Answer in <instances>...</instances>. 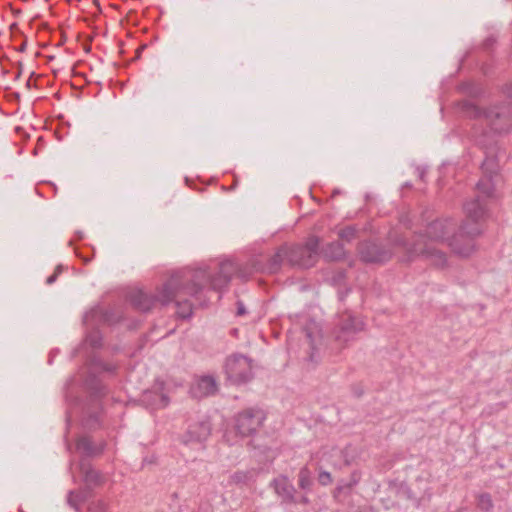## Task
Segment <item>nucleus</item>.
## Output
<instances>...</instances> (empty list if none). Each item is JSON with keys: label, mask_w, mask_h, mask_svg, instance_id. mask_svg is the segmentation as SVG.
Returning <instances> with one entry per match:
<instances>
[{"label": "nucleus", "mask_w": 512, "mask_h": 512, "mask_svg": "<svg viewBox=\"0 0 512 512\" xmlns=\"http://www.w3.org/2000/svg\"><path fill=\"white\" fill-rule=\"evenodd\" d=\"M210 433V423L206 420H202L188 426L186 433L183 435V442L185 444L202 443L207 440Z\"/></svg>", "instance_id": "4468645a"}, {"label": "nucleus", "mask_w": 512, "mask_h": 512, "mask_svg": "<svg viewBox=\"0 0 512 512\" xmlns=\"http://www.w3.org/2000/svg\"><path fill=\"white\" fill-rule=\"evenodd\" d=\"M217 390L216 380L212 376H202L191 387V393L195 398H203L213 395Z\"/></svg>", "instance_id": "dca6fc26"}, {"label": "nucleus", "mask_w": 512, "mask_h": 512, "mask_svg": "<svg viewBox=\"0 0 512 512\" xmlns=\"http://www.w3.org/2000/svg\"><path fill=\"white\" fill-rule=\"evenodd\" d=\"M306 337L309 341V345L311 348V353L309 355V360L311 362H317L316 355L318 351L317 342L321 339L320 329L315 322H312L310 325L304 328Z\"/></svg>", "instance_id": "aec40b11"}, {"label": "nucleus", "mask_w": 512, "mask_h": 512, "mask_svg": "<svg viewBox=\"0 0 512 512\" xmlns=\"http://www.w3.org/2000/svg\"><path fill=\"white\" fill-rule=\"evenodd\" d=\"M169 393L163 381H156L151 388L141 393L139 402L150 411L164 409L170 404Z\"/></svg>", "instance_id": "9b49d317"}, {"label": "nucleus", "mask_w": 512, "mask_h": 512, "mask_svg": "<svg viewBox=\"0 0 512 512\" xmlns=\"http://www.w3.org/2000/svg\"><path fill=\"white\" fill-rule=\"evenodd\" d=\"M363 327L364 323L361 319L346 311L338 315L332 330V337L339 346H343L353 341Z\"/></svg>", "instance_id": "0eeeda50"}, {"label": "nucleus", "mask_w": 512, "mask_h": 512, "mask_svg": "<svg viewBox=\"0 0 512 512\" xmlns=\"http://www.w3.org/2000/svg\"><path fill=\"white\" fill-rule=\"evenodd\" d=\"M319 244L318 237L310 236L304 245L288 246V263L302 268L312 267L319 256Z\"/></svg>", "instance_id": "423d86ee"}, {"label": "nucleus", "mask_w": 512, "mask_h": 512, "mask_svg": "<svg viewBox=\"0 0 512 512\" xmlns=\"http://www.w3.org/2000/svg\"><path fill=\"white\" fill-rule=\"evenodd\" d=\"M416 171H417V173H418L419 178H420L421 180H423V179H424V176H425V173H426V169H425V168H423V167H417V168H416Z\"/></svg>", "instance_id": "473e14b6"}, {"label": "nucleus", "mask_w": 512, "mask_h": 512, "mask_svg": "<svg viewBox=\"0 0 512 512\" xmlns=\"http://www.w3.org/2000/svg\"><path fill=\"white\" fill-rule=\"evenodd\" d=\"M358 253L361 260L365 263H384L393 255L391 248L370 241L360 243Z\"/></svg>", "instance_id": "ddd939ff"}, {"label": "nucleus", "mask_w": 512, "mask_h": 512, "mask_svg": "<svg viewBox=\"0 0 512 512\" xmlns=\"http://www.w3.org/2000/svg\"><path fill=\"white\" fill-rule=\"evenodd\" d=\"M76 236L78 239H82L83 234H82V232L78 231V232H76Z\"/></svg>", "instance_id": "f704fd0d"}, {"label": "nucleus", "mask_w": 512, "mask_h": 512, "mask_svg": "<svg viewBox=\"0 0 512 512\" xmlns=\"http://www.w3.org/2000/svg\"><path fill=\"white\" fill-rule=\"evenodd\" d=\"M361 480V473L359 471H353L350 475L349 481L340 480L333 491V498L337 501H341L344 496H349L353 487H355Z\"/></svg>", "instance_id": "f3484780"}, {"label": "nucleus", "mask_w": 512, "mask_h": 512, "mask_svg": "<svg viewBox=\"0 0 512 512\" xmlns=\"http://www.w3.org/2000/svg\"><path fill=\"white\" fill-rule=\"evenodd\" d=\"M225 372L231 383H246L252 378L251 360L244 355H233L226 360Z\"/></svg>", "instance_id": "9d476101"}, {"label": "nucleus", "mask_w": 512, "mask_h": 512, "mask_svg": "<svg viewBox=\"0 0 512 512\" xmlns=\"http://www.w3.org/2000/svg\"><path fill=\"white\" fill-rule=\"evenodd\" d=\"M107 504L103 500L91 501L88 505L87 512H106Z\"/></svg>", "instance_id": "c85d7f7f"}, {"label": "nucleus", "mask_w": 512, "mask_h": 512, "mask_svg": "<svg viewBox=\"0 0 512 512\" xmlns=\"http://www.w3.org/2000/svg\"><path fill=\"white\" fill-rule=\"evenodd\" d=\"M356 235L357 229L354 226H347L341 229L338 233L339 238L346 242H350L351 240L355 239Z\"/></svg>", "instance_id": "bb28decb"}, {"label": "nucleus", "mask_w": 512, "mask_h": 512, "mask_svg": "<svg viewBox=\"0 0 512 512\" xmlns=\"http://www.w3.org/2000/svg\"><path fill=\"white\" fill-rule=\"evenodd\" d=\"M298 484L303 490H309L312 485L311 472L307 466L300 469L298 474Z\"/></svg>", "instance_id": "5701e85b"}, {"label": "nucleus", "mask_w": 512, "mask_h": 512, "mask_svg": "<svg viewBox=\"0 0 512 512\" xmlns=\"http://www.w3.org/2000/svg\"><path fill=\"white\" fill-rule=\"evenodd\" d=\"M210 290L208 273L204 266L196 269L186 267L172 272L155 295L142 289H134L128 293L127 300L141 312L151 310L157 303L167 305L174 302L178 316L185 319L192 315L191 299L202 304L206 301L205 292Z\"/></svg>", "instance_id": "f03ea898"}, {"label": "nucleus", "mask_w": 512, "mask_h": 512, "mask_svg": "<svg viewBox=\"0 0 512 512\" xmlns=\"http://www.w3.org/2000/svg\"><path fill=\"white\" fill-rule=\"evenodd\" d=\"M503 187V177L495 159L486 157L482 163V177L476 183L478 192H495Z\"/></svg>", "instance_id": "6e6552de"}, {"label": "nucleus", "mask_w": 512, "mask_h": 512, "mask_svg": "<svg viewBox=\"0 0 512 512\" xmlns=\"http://www.w3.org/2000/svg\"><path fill=\"white\" fill-rule=\"evenodd\" d=\"M345 463H346V465H349V464H350V461H349V460H347V459H345Z\"/></svg>", "instance_id": "e433bc0d"}, {"label": "nucleus", "mask_w": 512, "mask_h": 512, "mask_svg": "<svg viewBox=\"0 0 512 512\" xmlns=\"http://www.w3.org/2000/svg\"><path fill=\"white\" fill-rule=\"evenodd\" d=\"M333 479L329 472L319 469L318 482L322 486H328L332 483Z\"/></svg>", "instance_id": "c756f323"}, {"label": "nucleus", "mask_w": 512, "mask_h": 512, "mask_svg": "<svg viewBox=\"0 0 512 512\" xmlns=\"http://www.w3.org/2000/svg\"><path fill=\"white\" fill-rule=\"evenodd\" d=\"M322 255L327 260L338 261L344 258L345 250L340 242H331L323 248Z\"/></svg>", "instance_id": "4be33fe9"}, {"label": "nucleus", "mask_w": 512, "mask_h": 512, "mask_svg": "<svg viewBox=\"0 0 512 512\" xmlns=\"http://www.w3.org/2000/svg\"><path fill=\"white\" fill-rule=\"evenodd\" d=\"M124 318L123 312L116 307L104 308L96 306L84 315L83 322L86 326L85 343L92 348H99L102 345V335L99 331L100 325H114Z\"/></svg>", "instance_id": "39448f33"}, {"label": "nucleus", "mask_w": 512, "mask_h": 512, "mask_svg": "<svg viewBox=\"0 0 512 512\" xmlns=\"http://www.w3.org/2000/svg\"><path fill=\"white\" fill-rule=\"evenodd\" d=\"M61 270H62V266L61 265L57 266L55 272L46 279V283L48 285L53 284L56 281Z\"/></svg>", "instance_id": "7c9ffc66"}, {"label": "nucleus", "mask_w": 512, "mask_h": 512, "mask_svg": "<svg viewBox=\"0 0 512 512\" xmlns=\"http://www.w3.org/2000/svg\"><path fill=\"white\" fill-rule=\"evenodd\" d=\"M247 313L246 311V308L244 306V304L241 302V301H238L237 302V311H236V315L237 316H243Z\"/></svg>", "instance_id": "2f4dec72"}, {"label": "nucleus", "mask_w": 512, "mask_h": 512, "mask_svg": "<svg viewBox=\"0 0 512 512\" xmlns=\"http://www.w3.org/2000/svg\"><path fill=\"white\" fill-rule=\"evenodd\" d=\"M99 416V412H94L84 417L82 419L83 426L89 429L96 428L99 425Z\"/></svg>", "instance_id": "cd10ccee"}, {"label": "nucleus", "mask_w": 512, "mask_h": 512, "mask_svg": "<svg viewBox=\"0 0 512 512\" xmlns=\"http://www.w3.org/2000/svg\"><path fill=\"white\" fill-rule=\"evenodd\" d=\"M491 195L476 194L464 204L465 219L457 232L452 218L439 219L427 226L425 235H415L411 241L396 237L394 245L406 253L407 261L421 256L438 267L445 265L446 255L432 244L433 241L447 242L454 253L470 256L475 249V239L482 234L483 224L489 217Z\"/></svg>", "instance_id": "f257e3e1"}, {"label": "nucleus", "mask_w": 512, "mask_h": 512, "mask_svg": "<svg viewBox=\"0 0 512 512\" xmlns=\"http://www.w3.org/2000/svg\"><path fill=\"white\" fill-rule=\"evenodd\" d=\"M253 477L254 473L251 471H237L230 476V480L235 484H248Z\"/></svg>", "instance_id": "b1692460"}, {"label": "nucleus", "mask_w": 512, "mask_h": 512, "mask_svg": "<svg viewBox=\"0 0 512 512\" xmlns=\"http://www.w3.org/2000/svg\"><path fill=\"white\" fill-rule=\"evenodd\" d=\"M66 401L68 403V409L66 412V421L69 425L70 421L73 418L74 408L80 405V400L77 397H72L69 393L66 394Z\"/></svg>", "instance_id": "a878e982"}, {"label": "nucleus", "mask_w": 512, "mask_h": 512, "mask_svg": "<svg viewBox=\"0 0 512 512\" xmlns=\"http://www.w3.org/2000/svg\"><path fill=\"white\" fill-rule=\"evenodd\" d=\"M459 108L465 117L477 120L493 134L507 133L512 127L511 112L507 106H494L483 110L472 101L464 100L459 103Z\"/></svg>", "instance_id": "20e7f679"}, {"label": "nucleus", "mask_w": 512, "mask_h": 512, "mask_svg": "<svg viewBox=\"0 0 512 512\" xmlns=\"http://www.w3.org/2000/svg\"><path fill=\"white\" fill-rule=\"evenodd\" d=\"M477 507L484 512H488L493 508V502L490 494L482 493L478 496Z\"/></svg>", "instance_id": "393cba45"}, {"label": "nucleus", "mask_w": 512, "mask_h": 512, "mask_svg": "<svg viewBox=\"0 0 512 512\" xmlns=\"http://www.w3.org/2000/svg\"><path fill=\"white\" fill-rule=\"evenodd\" d=\"M266 414L259 408H248L240 412L235 419V428L243 437L252 436L262 426Z\"/></svg>", "instance_id": "1a4fd4ad"}, {"label": "nucleus", "mask_w": 512, "mask_h": 512, "mask_svg": "<svg viewBox=\"0 0 512 512\" xmlns=\"http://www.w3.org/2000/svg\"><path fill=\"white\" fill-rule=\"evenodd\" d=\"M116 370V365L112 363H106L100 358L94 357L89 363L88 375L84 380L85 387L90 390L95 397H99L104 394V387L101 384L100 379L96 373L106 372L113 374Z\"/></svg>", "instance_id": "f8f14e48"}, {"label": "nucleus", "mask_w": 512, "mask_h": 512, "mask_svg": "<svg viewBox=\"0 0 512 512\" xmlns=\"http://www.w3.org/2000/svg\"><path fill=\"white\" fill-rule=\"evenodd\" d=\"M275 493L282 498L284 502H294L295 488L288 477L280 475L271 482Z\"/></svg>", "instance_id": "2eb2a0df"}, {"label": "nucleus", "mask_w": 512, "mask_h": 512, "mask_svg": "<svg viewBox=\"0 0 512 512\" xmlns=\"http://www.w3.org/2000/svg\"><path fill=\"white\" fill-rule=\"evenodd\" d=\"M92 492L93 489L88 488L87 486L78 491H70L67 498L68 504L75 510L79 511L80 505L91 497Z\"/></svg>", "instance_id": "412c9836"}, {"label": "nucleus", "mask_w": 512, "mask_h": 512, "mask_svg": "<svg viewBox=\"0 0 512 512\" xmlns=\"http://www.w3.org/2000/svg\"><path fill=\"white\" fill-rule=\"evenodd\" d=\"M309 195H310V197H311L312 199H315V197H314V194H313V193H310Z\"/></svg>", "instance_id": "c9c22d12"}, {"label": "nucleus", "mask_w": 512, "mask_h": 512, "mask_svg": "<svg viewBox=\"0 0 512 512\" xmlns=\"http://www.w3.org/2000/svg\"><path fill=\"white\" fill-rule=\"evenodd\" d=\"M80 471L83 476L85 486L94 489L95 487L101 486L105 477L99 471L93 469L89 464L85 462L80 463Z\"/></svg>", "instance_id": "a211bd4d"}, {"label": "nucleus", "mask_w": 512, "mask_h": 512, "mask_svg": "<svg viewBox=\"0 0 512 512\" xmlns=\"http://www.w3.org/2000/svg\"><path fill=\"white\" fill-rule=\"evenodd\" d=\"M105 443L94 444L89 437L83 436L77 440L76 450L84 456H96L103 452Z\"/></svg>", "instance_id": "6ab92c4d"}, {"label": "nucleus", "mask_w": 512, "mask_h": 512, "mask_svg": "<svg viewBox=\"0 0 512 512\" xmlns=\"http://www.w3.org/2000/svg\"><path fill=\"white\" fill-rule=\"evenodd\" d=\"M506 94L510 99H512V84L507 87Z\"/></svg>", "instance_id": "72a5a7b5"}, {"label": "nucleus", "mask_w": 512, "mask_h": 512, "mask_svg": "<svg viewBox=\"0 0 512 512\" xmlns=\"http://www.w3.org/2000/svg\"><path fill=\"white\" fill-rule=\"evenodd\" d=\"M284 260L288 261V246H281L277 252L268 260L266 267L252 263L249 266L239 267L233 261H222L212 266H204L208 273L209 288L221 292L230 283L232 277L237 275L241 279H247L254 271L266 270L275 273L280 269Z\"/></svg>", "instance_id": "7ed1b4c3"}]
</instances>
